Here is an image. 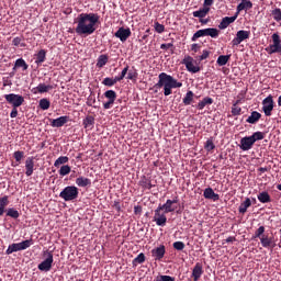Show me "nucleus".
Segmentation results:
<instances>
[{"mask_svg":"<svg viewBox=\"0 0 281 281\" xmlns=\"http://www.w3.org/2000/svg\"><path fill=\"white\" fill-rule=\"evenodd\" d=\"M161 206H158L155 210V216H154V222H156L157 226L164 227L166 226L167 223V217H166V213H161Z\"/></svg>","mask_w":281,"mask_h":281,"instance_id":"11","label":"nucleus"},{"mask_svg":"<svg viewBox=\"0 0 281 281\" xmlns=\"http://www.w3.org/2000/svg\"><path fill=\"white\" fill-rule=\"evenodd\" d=\"M68 160L69 158L67 156H60L55 160L54 167L58 168L61 165H66Z\"/></svg>","mask_w":281,"mask_h":281,"instance_id":"40","label":"nucleus"},{"mask_svg":"<svg viewBox=\"0 0 281 281\" xmlns=\"http://www.w3.org/2000/svg\"><path fill=\"white\" fill-rule=\"evenodd\" d=\"M31 246H32V239H25L20 243H13L9 245L8 249L5 250V254L10 256L16 251L26 250Z\"/></svg>","mask_w":281,"mask_h":281,"instance_id":"5","label":"nucleus"},{"mask_svg":"<svg viewBox=\"0 0 281 281\" xmlns=\"http://www.w3.org/2000/svg\"><path fill=\"white\" fill-rule=\"evenodd\" d=\"M127 80H131L132 82H136L138 78V72L135 67H132L131 69L127 70Z\"/></svg>","mask_w":281,"mask_h":281,"instance_id":"29","label":"nucleus"},{"mask_svg":"<svg viewBox=\"0 0 281 281\" xmlns=\"http://www.w3.org/2000/svg\"><path fill=\"white\" fill-rule=\"evenodd\" d=\"M220 35V31L214 27L199 30L192 36V42H196L201 37L210 36L211 38H217Z\"/></svg>","mask_w":281,"mask_h":281,"instance_id":"4","label":"nucleus"},{"mask_svg":"<svg viewBox=\"0 0 281 281\" xmlns=\"http://www.w3.org/2000/svg\"><path fill=\"white\" fill-rule=\"evenodd\" d=\"M260 119H261V114L258 111H252L251 114L246 120V122L248 124L255 125L259 122Z\"/></svg>","mask_w":281,"mask_h":281,"instance_id":"24","label":"nucleus"},{"mask_svg":"<svg viewBox=\"0 0 281 281\" xmlns=\"http://www.w3.org/2000/svg\"><path fill=\"white\" fill-rule=\"evenodd\" d=\"M71 171V168L69 165H63L59 169V176L65 177L68 176Z\"/></svg>","mask_w":281,"mask_h":281,"instance_id":"43","label":"nucleus"},{"mask_svg":"<svg viewBox=\"0 0 281 281\" xmlns=\"http://www.w3.org/2000/svg\"><path fill=\"white\" fill-rule=\"evenodd\" d=\"M229 59H231V55H221V56H218V58H217V65H218L220 67H224V66L227 65V63L229 61Z\"/></svg>","mask_w":281,"mask_h":281,"instance_id":"34","label":"nucleus"},{"mask_svg":"<svg viewBox=\"0 0 281 281\" xmlns=\"http://www.w3.org/2000/svg\"><path fill=\"white\" fill-rule=\"evenodd\" d=\"M269 55L280 54L281 55V37L279 33H273L272 43L266 48Z\"/></svg>","mask_w":281,"mask_h":281,"instance_id":"6","label":"nucleus"},{"mask_svg":"<svg viewBox=\"0 0 281 281\" xmlns=\"http://www.w3.org/2000/svg\"><path fill=\"white\" fill-rule=\"evenodd\" d=\"M104 97L108 99V100H116V93L114 90H108L104 92Z\"/></svg>","mask_w":281,"mask_h":281,"instance_id":"48","label":"nucleus"},{"mask_svg":"<svg viewBox=\"0 0 281 281\" xmlns=\"http://www.w3.org/2000/svg\"><path fill=\"white\" fill-rule=\"evenodd\" d=\"M155 281H175V277L168 276V274H161L157 277Z\"/></svg>","mask_w":281,"mask_h":281,"instance_id":"50","label":"nucleus"},{"mask_svg":"<svg viewBox=\"0 0 281 281\" xmlns=\"http://www.w3.org/2000/svg\"><path fill=\"white\" fill-rule=\"evenodd\" d=\"M250 31L240 30L232 41L233 46H239L243 42L249 40Z\"/></svg>","mask_w":281,"mask_h":281,"instance_id":"9","label":"nucleus"},{"mask_svg":"<svg viewBox=\"0 0 281 281\" xmlns=\"http://www.w3.org/2000/svg\"><path fill=\"white\" fill-rule=\"evenodd\" d=\"M36 59H35V64L37 65V67H40L41 65H43V63H45L46 60V50L45 49H41L36 55H35Z\"/></svg>","mask_w":281,"mask_h":281,"instance_id":"26","label":"nucleus"},{"mask_svg":"<svg viewBox=\"0 0 281 281\" xmlns=\"http://www.w3.org/2000/svg\"><path fill=\"white\" fill-rule=\"evenodd\" d=\"M76 184L79 188H86V187L91 186V180L89 178H86V177H78L76 179Z\"/></svg>","mask_w":281,"mask_h":281,"instance_id":"27","label":"nucleus"},{"mask_svg":"<svg viewBox=\"0 0 281 281\" xmlns=\"http://www.w3.org/2000/svg\"><path fill=\"white\" fill-rule=\"evenodd\" d=\"M131 34L132 33L130 29L120 27L114 34V36L119 38L122 43H125L127 38L131 36Z\"/></svg>","mask_w":281,"mask_h":281,"instance_id":"14","label":"nucleus"},{"mask_svg":"<svg viewBox=\"0 0 281 281\" xmlns=\"http://www.w3.org/2000/svg\"><path fill=\"white\" fill-rule=\"evenodd\" d=\"M44 256L46 259L38 263L37 269L43 272H48L54 261L53 254L52 251L45 250Z\"/></svg>","mask_w":281,"mask_h":281,"instance_id":"8","label":"nucleus"},{"mask_svg":"<svg viewBox=\"0 0 281 281\" xmlns=\"http://www.w3.org/2000/svg\"><path fill=\"white\" fill-rule=\"evenodd\" d=\"M186 245L183 241L178 240L173 243V248L178 251H182L184 249Z\"/></svg>","mask_w":281,"mask_h":281,"instance_id":"51","label":"nucleus"},{"mask_svg":"<svg viewBox=\"0 0 281 281\" xmlns=\"http://www.w3.org/2000/svg\"><path fill=\"white\" fill-rule=\"evenodd\" d=\"M109 61V56L108 55H100L98 57V61H97V67L98 68H103Z\"/></svg>","mask_w":281,"mask_h":281,"instance_id":"33","label":"nucleus"},{"mask_svg":"<svg viewBox=\"0 0 281 281\" xmlns=\"http://www.w3.org/2000/svg\"><path fill=\"white\" fill-rule=\"evenodd\" d=\"M127 72H128V65L126 67H124V69L122 70L121 76H120L121 79H124Z\"/></svg>","mask_w":281,"mask_h":281,"instance_id":"64","label":"nucleus"},{"mask_svg":"<svg viewBox=\"0 0 281 281\" xmlns=\"http://www.w3.org/2000/svg\"><path fill=\"white\" fill-rule=\"evenodd\" d=\"M35 90H36L38 93L43 94V93H47L48 91L53 90V86H50V85H45V83H40V85L35 88Z\"/></svg>","mask_w":281,"mask_h":281,"instance_id":"30","label":"nucleus"},{"mask_svg":"<svg viewBox=\"0 0 281 281\" xmlns=\"http://www.w3.org/2000/svg\"><path fill=\"white\" fill-rule=\"evenodd\" d=\"M115 100H109L108 102L103 103L104 110H110Z\"/></svg>","mask_w":281,"mask_h":281,"instance_id":"58","label":"nucleus"},{"mask_svg":"<svg viewBox=\"0 0 281 281\" xmlns=\"http://www.w3.org/2000/svg\"><path fill=\"white\" fill-rule=\"evenodd\" d=\"M102 85L111 88L115 85V81H113V78L106 77L103 79Z\"/></svg>","mask_w":281,"mask_h":281,"instance_id":"52","label":"nucleus"},{"mask_svg":"<svg viewBox=\"0 0 281 281\" xmlns=\"http://www.w3.org/2000/svg\"><path fill=\"white\" fill-rule=\"evenodd\" d=\"M23 42V38L18 36V37H14L13 41H12V45L15 46V47H25V43H22Z\"/></svg>","mask_w":281,"mask_h":281,"instance_id":"47","label":"nucleus"},{"mask_svg":"<svg viewBox=\"0 0 281 281\" xmlns=\"http://www.w3.org/2000/svg\"><path fill=\"white\" fill-rule=\"evenodd\" d=\"M25 175L26 177H32L34 173V158L33 157H27L25 160Z\"/></svg>","mask_w":281,"mask_h":281,"instance_id":"21","label":"nucleus"},{"mask_svg":"<svg viewBox=\"0 0 281 281\" xmlns=\"http://www.w3.org/2000/svg\"><path fill=\"white\" fill-rule=\"evenodd\" d=\"M260 243H261L263 248H273L274 247V237L265 234L260 238Z\"/></svg>","mask_w":281,"mask_h":281,"instance_id":"18","label":"nucleus"},{"mask_svg":"<svg viewBox=\"0 0 281 281\" xmlns=\"http://www.w3.org/2000/svg\"><path fill=\"white\" fill-rule=\"evenodd\" d=\"M194 93L190 90L186 93V97L183 98V104L186 106L190 105L191 102L193 101Z\"/></svg>","mask_w":281,"mask_h":281,"instance_id":"38","label":"nucleus"},{"mask_svg":"<svg viewBox=\"0 0 281 281\" xmlns=\"http://www.w3.org/2000/svg\"><path fill=\"white\" fill-rule=\"evenodd\" d=\"M254 140L250 136H245L240 139V149L243 151H249L254 147Z\"/></svg>","mask_w":281,"mask_h":281,"instance_id":"13","label":"nucleus"},{"mask_svg":"<svg viewBox=\"0 0 281 281\" xmlns=\"http://www.w3.org/2000/svg\"><path fill=\"white\" fill-rule=\"evenodd\" d=\"M155 31L158 34H162L165 32V25L160 24L159 22L155 23Z\"/></svg>","mask_w":281,"mask_h":281,"instance_id":"55","label":"nucleus"},{"mask_svg":"<svg viewBox=\"0 0 281 281\" xmlns=\"http://www.w3.org/2000/svg\"><path fill=\"white\" fill-rule=\"evenodd\" d=\"M4 99L12 108H21V105L25 103V98L16 93L4 94Z\"/></svg>","mask_w":281,"mask_h":281,"instance_id":"7","label":"nucleus"},{"mask_svg":"<svg viewBox=\"0 0 281 281\" xmlns=\"http://www.w3.org/2000/svg\"><path fill=\"white\" fill-rule=\"evenodd\" d=\"M95 103V98H92L91 95L88 98L87 100V105L88 106H93V104Z\"/></svg>","mask_w":281,"mask_h":281,"instance_id":"61","label":"nucleus"},{"mask_svg":"<svg viewBox=\"0 0 281 281\" xmlns=\"http://www.w3.org/2000/svg\"><path fill=\"white\" fill-rule=\"evenodd\" d=\"M213 104V99L210 97L203 98L202 101L199 102L196 105L198 110L202 111L206 105H212Z\"/></svg>","mask_w":281,"mask_h":281,"instance_id":"28","label":"nucleus"},{"mask_svg":"<svg viewBox=\"0 0 281 281\" xmlns=\"http://www.w3.org/2000/svg\"><path fill=\"white\" fill-rule=\"evenodd\" d=\"M94 125V117L89 115L83 120L85 128H92Z\"/></svg>","mask_w":281,"mask_h":281,"instance_id":"39","label":"nucleus"},{"mask_svg":"<svg viewBox=\"0 0 281 281\" xmlns=\"http://www.w3.org/2000/svg\"><path fill=\"white\" fill-rule=\"evenodd\" d=\"M159 81L154 86L155 89L164 88L165 97H169L172 94V89L182 88V82L175 79L172 76L161 72L158 76Z\"/></svg>","mask_w":281,"mask_h":281,"instance_id":"2","label":"nucleus"},{"mask_svg":"<svg viewBox=\"0 0 281 281\" xmlns=\"http://www.w3.org/2000/svg\"><path fill=\"white\" fill-rule=\"evenodd\" d=\"M209 56H210V52L205 49V50H203V54L198 57V60L199 61L206 60L209 58Z\"/></svg>","mask_w":281,"mask_h":281,"instance_id":"57","label":"nucleus"},{"mask_svg":"<svg viewBox=\"0 0 281 281\" xmlns=\"http://www.w3.org/2000/svg\"><path fill=\"white\" fill-rule=\"evenodd\" d=\"M158 207H161V211H165V214L176 211V207L173 206L170 199H168L165 204H159Z\"/></svg>","mask_w":281,"mask_h":281,"instance_id":"23","label":"nucleus"},{"mask_svg":"<svg viewBox=\"0 0 281 281\" xmlns=\"http://www.w3.org/2000/svg\"><path fill=\"white\" fill-rule=\"evenodd\" d=\"M258 200L266 204V203H270L271 202V196L269 195V193L267 191H262L258 194Z\"/></svg>","mask_w":281,"mask_h":281,"instance_id":"32","label":"nucleus"},{"mask_svg":"<svg viewBox=\"0 0 281 281\" xmlns=\"http://www.w3.org/2000/svg\"><path fill=\"white\" fill-rule=\"evenodd\" d=\"M172 47H173V44H172V43L161 44V45H160V49H161V50H168V49H170V48H172Z\"/></svg>","mask_w":281,"mask_h":281,"instance_id":"60","label":"nucleus"},{"mask_svg":"<svg viewBox=\"0 0 281 281\" xmlns=\"http://www.w3.org/2000/svg\"><path fill=\"white\" fill-rule=\"evenodd\" d=\"M232 114L233 116H239L241 114V108L237 103L233 104Z\"/></svg>","mask_w":281,"mask_h":281,"instance_id":"49","label":"nucleus"},{"mask_svg":"<svg viewBox=\"0 0 281 281\" xmlns=\"http://www.w3.org/2000/svg\"><path fill=\"white\" fill-rule=\"evenodd\" d=\"M49 105H50V102H49L48 99L43 98V99L40 100V108H41V110L47 111L49 109Z\"/></svg>","mask_w":281,"mask_h":281,"instance_id":"44","label":"nucleus"},{"mask_svg":"<svg viewBox=\"0 0 281 281\" xmlns=\"http://www.w3.org/2000/svg\"><path fill=\"white\" fill-rule=\"evenodd\" d=\"M7 216L16 220L21 216V214L19 213V210L14 209V207H9L7 210Z\"/></svg>","mask_w":281,"mask_h":281,"instance_id":"35","label":"nucleus"},{"mask_svg":"<svg viewBox=\"0 0 281 281\" xmlns=\"http://www.w3.org/2000/svg\"><path fill=\"white\" fill-rule=\"evenodd\" d=\"M79 195V189L76 186H67L59 193V198L65 202H72L77 200Z\"/></svg>","mask_w":281,"mask_h":281,"instance_id":"3","label":"nucleus"},{"mask_svg":"<svg viewBox=\"0 0 281 281\" xmlns=\"http://www.w3.org/2000/svg\"><path fill=\"white\" fill-rule=\"evenodd\" d=\"M266 227L263 225L259 226L258 229L255 232V238L261 239L266 234Z\"/></svg>","mask_w":281,"mask_h":281,"instance_id":"46","label":"nucleus"},{"mask_svg":"<svg viewBox=\"0 0 281 281\" xmlns=\"http://www.w3.org/2000/svg\"><path fill=\"white\" fill-rule=\"evenodd\" d=\"M209 12H210V8L209 7L201 8L200 10L193 12V18H195V19H204L209 14Z\"/></svg>","mask_w":281,"mask_h":281,"instance_id":"25","label":"nucleus"},{"mask_svg":"<svg viewBox=\"0 0 281 281\" xmlns=\"http://www.w3.org/2000/svg\"><path fill=\"white\" fill-rule=\"evenodd\" d=\"M182 64L186 66L187 70L191 74L200 72L201 68L193 64V58L191 56H186Z\"/></svg>","mask_w":281,"mask_h":281,"instance_id":"12","label":"nucleus"},{"mask_svg":"<svg viewBox=\"0 0 281 281\" xmlns=\"http://www.w3.org/2000/svg\"><path fill=\"white\" fill-rule=\"evenodd\" d=\"M165 252L166 248L164 245H160L159 247L151 249V255L156 261H160L164 258Z\"/></svg>","mask_w":281,"mask_h":281,"instance_id":"17","label":"nucleus"},{"mask_svg":"<svg viewBox=\"0 0 281 281\" xmlns=\"http://www.w3.org/2000/svg\"><path fill=\"white\" fill-rule=\"evenodd\" d=\"M213 3H214V0H204L203 7L210 8L213 5Z\"/></svg>","mask_w":281,"mask_h":281,"instance_id":"63","label":"nucleus"},{"mask_svg":"<svg viewBox=\"0 0 281 281\" xmlns=\"http://www.w3.org/2000/svg\"><path fill=\"white\" fill-rule=\"evenodd\" d=\"M250 137L255 144L256 142L262 140L265 138V134L262 132L258 131V132H255Z\"/></svg>","mask_w":281,"mask_h":281,"instance_id":"42","label":"nucleus"},{"mask_svg":"<svg viewBox=\"0 0 281 281\" xmlns=\"http://www.w3.org/2000/svg\"><path fill=\"white\" fill-rule=\"evenodd\" d=\"M140 187H142L143 189H145V190H150V189L153 188V184H151V182H150L149 179H147V178L144 177V178L140 180Z\"/></svg>","mask_w":281,"mask_h":281,"instance_id":"45","label":"nucleus"},{"mask_svg":"<svg viewBox=\"0 0 281 281\" xmlns=\"http://www.w3.org/2000/svg\"><path fill=\"white\" fill-rule=\"evenodd\" d=\"M205 149L207 151H212L215 149V144L213 143L212 139H207L206 143H205Z\"/></svg>","mask_w":281,"mask_h":281,"instance_id":"54","label":"nucleus"},{"mask_svg":"<svg viewBox=\"0 0 281 281\" xmlns=\"http://www.w3.org/2000/svg\"><path fill=\"white\" fill-rule=\"evenodd\" d=\"M67 122H68V116L67 115H63V116H59L57 119L50 120V126L53 128H60L65 124H67Z\"/></svg>","mask_w":281,"mask_h":281,"instance_id":"15","label":"nucleus"},{"mask_svg":"<svg viewBox=\"0 0 281 281\" xmlns=\"http://www.w3.org/2000/svg\"><path fill=\"white\" fill-rule=\"evenodd\" d=\"M200 48H201V46L196 43L192 44V46H191V50L195 54L200 50Z\"/></svg>","mask_w":281,"mask_h":281,"instance_id":"62","label":"nucleus"},{"mask_svg":"<svg viewBox=\"0 0 281 281\" xmlns=\"http://www.w3.org/2000/svg\"><path fill=\"white\" fill-rule=\"evenodd\" d=\"M23 156H24V153L21 150H16L13 153V157L16 162H21V160L23 159Z\"/></svg>","mask_w":281,"mask_h":281,"instance_id":"53","label":"nucleus"},{"mask_svg":"<svg viewBox=\"0 0 281 281\" xmlns=\"http://www.w3.org/2000/svg\"><path fill=\"white\" fill-rule=\"evenodd\" d=\"M145 259H146V257H145L144 252H140L139 255H137V257H135L133 259L132 263H133L134 267H136L137 265L144 263Z\"/></svg>","mask_w":281,"mask_h":281,"instance_id":"37","label":"nucleus"},{"mask_svg":"<svg viewBox=\"0 0 281 281\" xmlns=\"http://www.w3.org/2000/svg\"><path fill=\"white\" fill-rule=\"evenodd\" d=\"M252 9V3L250 0H243L238 5H237V12L235 13L237 16L239 15L240 12L243 11H248Z\"/></svg>","mask_w":281,"mask_h":281,"instance_id":"20","label":"nucleus"},{"mask_svg":"<svg viewBox=\"0 0 281 281\" xmlns=\"http://www.w3.org/2000/svg\"><path fill=\"white\" fill-rule=\"evenodd\" d=\"M16 116H19V110H18V108H12L11 113H10V117L11 119H16Z\"/></svg>","mask_w":281,"mask_h":281,"instance_id":"59","label":"nucleus"},{"mask_svg":"<svg viewBox=\"0 0 281 281\" xmlns=\"http://www.w3.org/2000/svg\"><path fill=\"white\" fill-rule=\"evenodd\" d=\"M100 16L97 13H81L77 19L76 33L79 36L92 35L97 27V23L99 22Z\"/></svg>","mask_w":281,"mask_h":281,"instance_id":"1","label":"nucleus"},{"mask_svg":"<svg viewBox=\"0 0 281 281\" xmlns=\"http://www.w3.org/2000/svg\"><path fill=\"white\" fill-rule=\"evenodd\" d=\"M203 196L206 199V200H212L214 202L218 201L220 200V195L218 193H215L214 190L209 187L204 190V193H203Z\"/></svg>","mask_w":281,"mask_h":281,"instance_id":"19","label":"nucleus"},{"mask_svg":"<svg viewBox=\"0 0 281 281\" xmlns=\"http://www.w3.org/2000/svg\"><path fill=\"white\" fill-rule=\"evenodd\" d=\"M271 15L277 23L281 24V8L272 10Z\"/></svg>","mask_w":281,"mask_h":281,"instance_id":"36","label":"nucleus"},{"mask_svg":"<svg viewBox=\"0 0 281 281\" xmlns=\"http://www.w3.org/2000/svg\"><path fill=\"white\" fill-rule=\"evenodd\" d=\"M262 110L265 112L266 116H271V113L273 111L274 108V102H273V97L270 94L268 95L263 101H262Z\"/></svg>","mask_w":281,"mask_h":281,"instance_id":"10","label":"nucleus"},{"mask_svg":"<svg viewBox=\"0 0 281 281\" xmlns=\"http://www.w3.org/2000/svg\"><path fill=\"white\" fill-rule=\"evenodd\" d=\"M237 14L233 15V16H225L222 19L218 29L220 30H226L231 24L235 23V21L237 20Z\"/></svg>","mask_w":281,"mask_h":281,"instance_id":"16","label":"nucleus"},{"mask_svg":"<svg viewBox=\"0 0 281 281\" xmlns=\"http://www.w3.org/2000/svg\"><path fill=\"white\" fill-rule=\"evenodd\" d=\"M8 204H10V201L8 200V195L0 198V207L5 209Z\"/></svg>","mask_w":281,"mask_h":281,"instance_id":"56","label":"nucleus"},{"mask_svg":"<svg viewBox=\"0 0 281 281\" xmlns=\"http://www.w3.org/2000/svg\"><path fill=\"white\" fill-rule=\"evenodd\" d=\"M250 206H251V200L250 198H246V200L239 206V213L245 214Z\"/></svg>","mask_w":281,"mask_h":281,"instance_id":"31","label":"nucleus"},{"mask_svg":"<svg viewBox=\"0 0 281 281\" xmlns=\"http://www.w3.org/2000/svg\"><path fill=\"white\" fill-rule=\"evenodd\" d=\"M202 274H203V267L200 262H196V265L193 267V270H192V277L194 281H199Z\"/></svg>","mask_w":281,"mask_h":281,"instance_id":"22","label":"nucleus"},{"mask_svg":"<svg viewBox=\"0 0 281 281\" xmlns=\"http://www.w3.org/2000/svg\"><path fill=\"white\" fill-rule=\"evenodd\" d=\"M14 68H22L23 71H26L29 66H27V63H25V59L19 58L15 61V67Z\"/></svg>","mask_w":281,"mask_h":281,"instance_id":"41","label":"nucleus"}]
</instances>
